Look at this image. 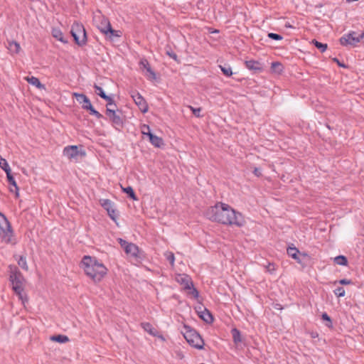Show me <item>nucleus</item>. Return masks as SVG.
I'll return each mask as SVG.
<instances>
[{
  "label": "nucleus",
  "instance_id": "nucleus-12",
  "mask_svg": "<svg viewBox=\"0 0 364 364\" xmlns=\"http://www.w3.org/2000/svg\"><path fill=\"white\" fill-rule=\"evenodd\" d=\"M101 205L107 211L110 218L116 221L119 217V213L114 208V203L109 199H103L101 200Z\"/></svg>",
  "mask_w": 364,
  "mask_h": 364
},
{
  "label": "nucleus",
  "instance_id": "nucleus-32",
  "mask_svg": "<svg viewBox=\"0 0 364 364\" xmlns=\"http://www.w3.org/2000/svg\"><path fill=\"white\" fill-rule=\"evenodd\" d=\"M141 326L144 329V331L148 332L149 334L156 336V331H154V328L152 327V325L150 324L149 323H142Z\"/></svg>",
  "mask_w": 364,
  "mask_h": 364
},
{
  "label": "nucleus",
  "instance_id": "nucleus-3",
  "mask_svg": "<svg viewBox=\"0 0 364 364\" xmlns=\"http://www.w3.org/2000/svg\"><path fill=\"white\" fill-rule=\"evenodd\" d=\"M9 280L12 284V289L18 298L24 303L23 296L24 277L16 266L10 265Z\"/></svg>",
  "mask_w": 364,
  "mask_h": 364
},
{
  "label": "nucleus",
  "instance_id": "nucleus-35",
  "mask_svg": "<svg viewBox=\"0 0 364 364\" xmlns=\"http://www.w3.org/2000/svg\"><path fill=\"white\" fill-rule=\"evenodd\" d=\"M219 67L225 75L230 77L232 75V68L230 65H220Z\"/></svg>",
  "mask_w": 364,
  "mask_h": 364
},
{
  "label": "nucleus",
  "instance_id": "nucleus-21",
  "mask_svg": "<svg viewBox=\"0 0 364 364\" xmlns=\"http://www.w3.org/2000/svg\"><path fill=\"white\" fill-rule=\"evenodd\" d=\"M52 35L57 40H58L64 43H68V40L65 38L63 33L59 28H53Z\"/></svg>",
  "mask_w": 364,
  "mask_h": 364
},
{
  "label": "nucleus",
  "instance_id": "nucleus-39",
  "mask_svg": "<svg viewBox=\"0 0 364 364\" xmlns=\"http://www.w3.org/2000/svg\"><path fill=\"white\" fill-rule=\"evenodd\" d=\"M150 132L151 129L149 125L144 124L141 126V132L143 135V139H145V134Z\"/></svg>",
  "mask_w": 364,
  "mask_h": 364
},
{
  "label": "nucleus",
  "instance_id": "nucleus-30",
  "mask_svg": "<svg viewBox=\"0 0 364 364\" xmlns=\"http://www.w3.org/2000/svg\"><path fill=\"white\" fill-rule=\"evenodd\" d=\"M122 190L124 193H126L130 198H132L134 200H137L138 198L134 191V189L131 186H128L126 188H122Z\"/></svg>",
  "mask_w": 364,
  "mask_h": 364
},
{
  "label": "nucleus",
  "instance_id": "nucleus-34",
  "mask_svg": "<svg viewBox=\"0 0 364 364\" xmlns=\"http://www.w3.org/2000/svg\"><path fill=\"white\" fill-rule=\"evenodd\" d=\"M334 261L337 264L343 266L347 265L348 263L347 258L343 255L336 257Z\"/></svg>",
  "mask_w": 364,
  "mask_h": 364
},
{
  "label": "nucleus",
  "instance_id": "nucleus-1",
  "mask_svg": "<svg viewBox=\"0 0 364 364\" xmlns=\"http://www.w3.org/2000/svg\"><path fill=\"white\" fill-rule=\"evenodd\" d=\"M206 216L212 221L224 225L241 227L245 224L244 218L240 213L235 211L230 205L221 202L210 207L206 212Z\"/></svg>",
  "mask_w": 364,
  "mask_h": 364
},
{
  "label": "nucleus",
  "instance_id": "nucleus-23",
  "mask_svg": "<svg viewBox=\"0 0 364 364\" xmlns=\"http://www.w3.org/2000/svg\"><path fill=\"white\" fill-rule=\"evenodd\" d=\"M148 137L149 141L156 147H159V137L153 134L151 132L145 134Z\"/></svg>",
  "mask_w": 364,
  "mask_h": 364
},
{
  "label": "nucleus",
  "instance_id": "nucleus-17",
  "mask_svg": "<svg viewBox=\"0 0 364 364\" xmlns=\"http://www.w3.org/2000/svg\"><path fill=\"white\" fill-rule=\"evenodd\" d=\"M247 68L251 70L260 71L262 70L261 65L258 61L250 60L245 61Z\"/></svg>",
  "mask_w": 364,
  "mask_h": 364
},
{
  "label": "nucleus",
  "instance_id": "nucleus-5",
  "mask_svg": "<svg viewBox=\"0 0 364 364\" xmlns=\"http://www.w3.org/2000/svg\"><path fill=\"white\" fill-rule=\"evenodd\" d=\"M71 35L77 45L83 46L87 43V34L82 24L75 22L71 28Z\"/></svg>",
  "mask_w": 364,
  "mask_h": 364
},
{
  "label": "nucleus",
  "instance_id": "nucleus-37",
  "mask_svg": "<svg viewBox=\"0 0 364 364\" xmlns=\"http://www.w3.org/2000/svg\"><path fill=\"white\" fill-rule=\"evenodd\" d=\"M18 264L23 269H25V270H28V267L27 265V262H26V259L25 257L23 256H21L18 260Z\"/></svg>",
  "mask_w": 364,
  "mask_h": 364
},
{
  "label": "nucleus",
  "instance_id": "nucleus-43",
  "mask_svg": "<svg viewBox=\"0 0 364 364\" xmlns=\"http://www.w3.org/2000/svg\"><path fill=\"white\" fill-rule=\"evenodd\" d=\"M266 269H267V271L268 272H269L270 274H274L276 270L275 265L272 263H269L266 266Z\"/></svg>",
  "mask_w": 364,
  "mask_h": 364
},
{
  "label": "nucleus",
  "instance_id": "nucleus-10",
  "mask_svg": "<svg viewBox=\"0 0 364 364\" xmlns=\"http://www.w3.org/2000/svg\"><path fill=\"white\" fill-rule=\"evenodd\" d=\"M63 154L70 160L74 159L77 161L79 156L83 157L86 155V153L84 150H79L77 146L71 145L64 148Z\"/></svg>",
  "mask_w": 364,
  "mask_h": 364
},
{
  "label": "nucleus",
  "instance_id": "nucleus-14",
  "mask_svg": "<svg viewBox=\"0 0 364 364\" xmlns=\"http://www.w3.org/2000/svg\"><path fill=\"white\" fill-rule=\"evenodd\" d=\"M132 97L142 112L145 113L147 112L148 105L144 97L139 92H134L132 95Z\"/></svg>",
  "mask_w": 364,
  "mask_h": 364
},
{
  "label": "nucleus",
  "instance_id": "nucleus-48",
  "mask_svg": "<svg viewBox=\"0 0 364 364\" xmlns=\"http://www.w3.org/2000/svg\"><path fill=\"white\" fill-rule=\"evenodd\" d=\"M333 61L336 62L338 66L346 68L345 64L341 63L337 58H333Z\"/></svg>",
  "mask_w": 364,
  "mask_h": 364
},
{
  "label": "nucleus",
  "instance_id": "nucleus-49",
  "mask_svg": "<svg viewBox=\"0 0 364 364\" xmlns=\"http://www.w3.org/2000/svg\"><path fill=\"white\" fill-rule=\"evenodd\" d=\"M254 173H255L256 176H260V174H261L259 169V168H255V170H254Z\"/></svg>",
  "mask_w": 364,
  "mask_h": 364
},
{
  "label": "nucleus",
  "instance_id": "nucleus-13",
  "mask_svg": "<svg viewBox=\"0 0 364 364\" xmlns=\"http://www.w3.org/2000/svg\"><path fill=\"white\" fill-rule=\"evenodd\" d=\"M140 69L145 72V75L150 80L156 79V73L152 70L146 59H141L139 63Z\"/></svg>",
  "mask_w": 364,
  "mask_h": 364
},
{
  "label": "nucleus",
  "instance_id": "nucleus-6",
  "mask_svg": "<svg viewBox=\"0 0 364 364\" xmlns=\"http://www.w3.org/2000/svg\"><path fill=\"white\" fill-rule=\"evenodd\" d=\"M12 234L13 230L9 221L3 213H0V238L9 243L11 242Z\"/></svg>",
  "mask_w": 364,
  "mask_h": 364
},
{
  "label": "nucleus",
  "instance_id": "nucleus-26",
  "mask_svg": "<svg viewBox=\"0 0 364 364\" xmlns=\"http://www.w3.org/2000/svg\"><path fill=\"white\" fill-rule=\"evenodd\" d=\"M94 88L95 90L97 95H98L100 97L105 100H110L109 96L105 94V92L103 91L102 88L100 86L95 84Z\"/></svg>",
  "mask_w": 364,
  "mask_h": 364
},
{
  "label": "nucleus",
  "instance_id": "nucleus-8",
  "mask_svg": "<svg viewBox=\"0 0 364 364\" xmlns=\"http://www.w3.org/2000/svg\"><path fill=\"white\" fill-rule=\"evenodd\" d=\"M105 113L112 125L116 129H119L123 127V119L122 117V112L120 110L107 107Z\"/></svg>",
  "mask_w": 364,
  "mask_h": 364
},
{
  "label": "nucleus",
  "instance_id": "nucleus-31",
  "mask_svg": "<svg viewBox=\"0 0 364 364\" xmlns=\"http://www.w3.org/2000/svg\"><path fill=\"white\" fill-rule=\"evenodd\" d=\"M164 255L166 257V260L169 262L170 265L173 267L174 266L175 262L174 254L172 252L167 251L164 252Z\"/></svg>",
  "mask_w": 364,
  "mask_h": 364
},
{
  "label": "nucleus",
  "instance_id": "nucleus-47",
  "mask_svg": "<svg viewBox=\"0 0 364 364\" xmlns=\"http://www.w3.org/2000/svg\"><path fill=\"white\" fill-rule=\"evenodd\" d=\"M338 283L343 285H348L352 284L351 280L347 279H343L338 281Z\"/></svg>",
  "mask_w": 364,
  "mask_h": 364
},
{
  "label": "nucleus",
  "instance_id": "nucleus-7",
  "mask_svg": "<svg viewBox=\"0 0 364 364\" xmlns=\"http://www.w3.org/2000/svg\"><path fill=\"white\" fill-rule=\"evenodd\" d=\"M363 38L364 39V31L359 35L355 31H350L348 33L343 35L340 38L339 41L343 46L349 45L355 47Z\"/></svg>",
  "mask_w": 364,
  "mask_h": 364
},
{
  "label": "nucleus",
  "instance_id": "nucleus-25",
  "mask_svg": "<svg viewBox=\"0 0 364 364\" xmlns=\"http://www.w3.org/2000/svg\"><path fill=\"white\" fill-rule=\"evenodd\" d=\"M26 80L28 81V82L36 86L38 88H44V85L41 84L39 79L34 76H31V77H28L26 78Z\"/></svg>",
  "mask_w": 364,
  "mask_h": 364
},
{
  "label": "nucleus",
  "instance_id": "nucleus-9",
  "mask_svg": "<svg viewBox=\"0 0 364 364\" xmlns=\"http://www.w3.org/2000/svg\"><path fill=\"white\" fill-rule=\"evenodd\" d=\"M178 282L183 286L184 289L188 290V294L191 295L193 298L196 299L198 297V291L196 288L193 287V284L189 277L187 275H181Z\"/></svg>",
  "mask_w": 364,
  "mask_h": 364
},
{
  "label": "nucleus",
  "instance_id": "nucleus-41",
  "mask_svg": "<svg viewBox=\"0 0 364 364\" xmlns=\"http://www.w3.org/2000/svg\"><path fill=\"white\" fill-rule=\"evenodd\" d=\"M188 108L192 111L193 114L197 117H200V112H201V108L198 107V108H194L192 106H188Z\"/></svg>",
  "mask_w": 364,
  "mask_h": 364
},
{
  "label": "nucleus",
  "instance_id": "nucleus-45",
  "mask_svg": "<svg viewBox=\"0 0 364 364\" xmlns=\"http://www.w3.org/2000/svg\"><path fill=\"white\" fill-rule=\"evenodd\" d=\"M118 240H119V243L120 244L121 247L124 249V251H125L127 246L129 245L131 243V242H128L127 241H126L122 238H119Z\"/></svg>",
  "mask_w": 364,
  "mask_h": 364
},
{
  "label": "nucleus",
  "instance_id": "nucleus-38",
  "mask_svg": "<svg viewBox=\"0 0 364 364\" xmlns=\"http://www.w3.org/2000/svg\"><path fill=\"white\" fill-rule=\"evenodd\" d=\"M333 292L338 297H343L346 294L344 288L341 287H337Z\"/></svg>",
  "mask_w": 364,
  "mask_h": 364
},
{
  "label": "nucleus",
  "instance_id": "nucleus-42",
  "mask_svg": "<svg viewBox=\"0 0 364 364\" xmlns=\"http://www.w3.org/2000/svg\"><path fill=\"white\" fill-rule=\"evenodd\" d=\"M321 317H322L323 320L328 321V323H326V326H328V327L332 326L331 319L330 316L326 313H323L322 314Z\"/></svg>",
  "mask_w": 364,
  "mask_h": 364
},
{
  "label": "nucleus",
  "instance_id": "nucleus-44",
  "mask_svg": "<svg viewBox=\"0 0 364 364\" xmlns=\"http://www.w3.org/2000/svg\"><path fill=\"white\" fill-rule=\"evenodd\" d=\"M166 54L175 60H177V55L171 49H167Z\"/></svg>",
  "mask_w": 364,
  "mask_h": 364
},
{
  "label": "nucleus",
  "instance_id": "nucleus-50",
  "mask_svg": "<svg viewBox=\"0 0 364 364\" xmlns=\"http://www.w3.org/2000/svg\"><path fill=\"white\" fill-rule=\"evenodd\" d=\"M9 189H10L11 192H14L15 193V189H14V188L13 186H10Z\"/></svg>",
  "mask_w": 364,
  "mask_h": 364
},
{
  "label": "nucleus",
  "instance_id": "nucleus-29",
  "mask_svg": "<svg viewBox=\"0 0 364 364\" xmlns=\"http://www.w3.org/2000/svg\"><path fill=\"white\" fill-rule=\"evenodd\" d=\"M299 252V250L294 247H290L287 249V254L289 256L291 257L293 259L297 260L298 262H300L299 258L298 257Z\"/></svg>",
  "mask_w": 364,
  "mask_h": 364
},
{
  "label": "nucleus",
  "instance_id": "nucleus-33",
  "mask_svg": "<svg viewBox=\"0 0 364 364\" xmlns=\"http://www.w3.org/2000/svg\"><path fill=\"white\" fill-rule=\"evenodd\" d=\"M0 167L6 172V174L8 172L11 173V171L7 161L3 158L0 159Z\"/></svg>",
  "mask_w": 364,
  "mask_h": 364
},
{
  "label": "nucleus",
  "instance_id": "nucleus-4",
  "mask_svg": "<svg viewBox=\"0 0 364 364\" xmlns=\"http://www.w3.org/2000/svg\"><path fill=\"white\" fill-rule=\"evenodd\" d=\"M182 333L186 341L193 347L197 349H203L204 341L200 334L188 326L184 325Z\"/></svg>",
  "mask_w": 364,
  "mask_h": 364
},
{
  "label": "nucleus",
  "instance_id": "nucleus-40",
  "mask_svg": "<svg viewBox=\"0 0 364 364\" xmlns=\"http://www.w3.org/2000/svg\"><path fill=\"white\" fill-rule=\"evenodd\" d=\"M268 37L275 41H281L283 39V37L281 35L274 33H269Z\"/></svg>",
  "mask_w": 364,
  "mask_h": 364
},
{
  "label": "nucleus",
  "instance_id": "nucleus-22",
  "mask_svg": "<svg viewBox=\"0 0 364 364\" xmlns=\"http://www.w3.org/2000/svg\"><path fill=\"white\" fill-rule=\"evenodd\" d=\"M271 70L274 73L281 74L284 70V66L278 61L273 62L271 65Z\"/></svg>",
  "mask_w": 364,
  "mask_h": 364
},
{
  "label": "nucleus",
  "instance_id": "nucleus-2",
  "mask_svg": "<svg viewBox=\"0 0 364 364\" xmlns=\"http://www.w3.org/2000/svg\"><path fill=\"white\" fill-rule=\"evenodd\" d=\"M85 273L95 282H100L107 274V269L95 257L85 255L81 262Z\"/></svg>",
  "mask_w": 364,
  "mask_h": 364
},
{
  "label": "nucleus",
  "instance_id": "nucleus-24",
  "mask_svg": "<svg viewBox=\"0 0 364 364\" xmlns=\"http://www.w3.org/2000/svg\"><path fill=\"white\" fill-rule=\"evenodd\" d=\"M50 340L60 343H65L69 341V338L67 336L61 334L52 336Z\"/></svg>",
  "mask_w": 364,
  "mask_h": 364
},
{
  "label": "nucleus",
  "instance_id": "nucleus-20",
  "mask_svg": "<svg viewBox=\"0 0 364 364\" xmlns=\"http://www.w3.org/2000/svg\"><path fill=\"white\" fill-rule=\"evenodd\" d=\"M7 48L9 50L14 54H17L19 53L21 47L18 43L16 41H12L8 42Z\"/></svg>",
  "mask_w": 364,
  "mask_h": 364
},
{
  "label": "nucleus",
  "instance_id": "nucleus-16",
  "mask_svg": "<svg viewBox=\"0 0 364 364\" xmlns=\"http://www.w3.org/2000/svg\"><path fill=\"white\" fill-rule=\"evenodd\" d=\"M73 96L80 104L82 105V108L84 109L86 108L87 106L91 104L90 99L84 94L73 92Z\"/></svg>",
  "mask_w": 364,
  "mask_h": 364
},
{
  "label": "nucleus",
  "instance_id": "nucleus-15",
  "mask_svg": "<svg viewBox=\"0 0 364 364\" xmlns=\"http://www.w3.org/2000/svg\"><path fill=\"white\" fill-rule=\"evenodd\" d=\"M126 254L133 258L139 259L140 256L139 255V247L134 243H130L129 245H127L125 249Z\"/></svg>",
  "mask_w": 364,
  "mask_h": 364
},
{
  "label": "nucleus",
  "instance_id": "nucleus-28",
  "mask_svg": "<svg viewBox=\"0 0 364 364\" xmlns=\"http://www.w3.org/2000/svg\"><path fill=\"white\" fill-rule=\"evenodd\" d=\"M85 110H88L91 115L95 116L97 119H101L103 117L102 114H100L98 111L95 110L92 104H90L85 109Z\"/></svg>",
  "mask_w": 364,
  "mask_h": 364
},
{
  "label": "nucleus",
  "instance_id": "nucleus-18",
  "mask_svg": "<svg viewBox=\"0 0 364 364\" xmlns=\"http://www.w3.org/2000/svg\"><path fill=\"white\" fill-rule=\"evenodd\" d=\"M7 180L10 186H13L15 189V196L18 198L19 196L18 187L16 184V182L11 174V172L6 174Z\"/></svg>",
  "mask_w": 364,
  "mask_h": 364
},
{
  "label": "nucleus",
  "instance_id": "nucleus-46",
  "mask_svg": "<svg viewBox=\"0 0 364 364\" xmlns=\"http://www.w3.org/2000/svg\"><path fill=\"white\" fill-rule=\"evenodd\" d=\"M109 100H106L107 102V107L112 108L111 107H113L112 108H114V109L117 108V105L114 103V100L111 97H109Z\"/></svg>",
  "mask_w": 364,
  "mask_h": 364
},
{
  "label": "nucleus",
  "instance_id": "nucleus-11",
  "mask_svg": "<svg viewBox=\"0 0 364 364\" xmlns=\"http://www.w3.org/2000/svg\"><path fill=\"white\" fill-rule=\"evenodd\" d=\"M100 20V23L98 25V28L100 30V31L106 35L109 34V37L112 36H117L119 37V35L117 33L118 31L112 29V26L110 24L108 18H105V16H100L99 17Z\"/></svg>",
  "mask_w": 364,
  "mask_h": 364
},
{
  "label": "nucleus",
  "instance_id": "nucleus-27",
  "mask_svg": "<svg viewBox=\"0 0 364 364\" xmlns=\"http://www.w3.org/2000/svg\"><path fill=\"white\" fill-rule=\"evenodd\" d=\"M231 334L235 343H239L242 341L241 334L239 330L237 328H232L231 330Z\"/></svg>",
  "mask_w": 364,
  "mask_h": 364
},
{
  "label": "nucleus",
  "instance_id": "nucleus-36",
  "mask_svg": "<svg viewBox=\"0 0 364 364\" xmlns=\"http://www.w3.org/2000/svg\"><path fill=\"white\" fill-rule=\"evenodd\" d=\"M312 43L318 48L319 49L322 53L326 51L327 49V44L322 43L321 42H318L316 40L312 41Z\"/></svg>",
  "mask_w": 364,
  "mask_h": 364
},
{
  "label": "nucleus",
  "instance_id": "nucleus-19",
  "mask_svg": "<svg viewBox=\"0 0 364 364\" xmlns=\"http://www.w3.org/2000/svg\"><path fill=\"white\" fill-rule=\"evenodd\" d=\"M199 316L201 319L208 323H210L213 321V317L212 314L206 309L199 313Z\"/></svg>",
  "mask_w": 364,
  "mask_h": 364
}]
</instances>
